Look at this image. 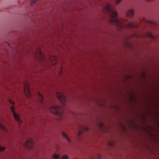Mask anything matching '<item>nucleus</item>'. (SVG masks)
Masks as SVG:
<instances>
[{"label": "nucleus", "mask_w": 159, "mask_h": 159, "mask_svg": "<svg viewBox=\"0 0 159 159\" xmlns=\"http://www.w3.org/2000/svg\"><path fill=\"white\" fill-rule=\"evenodd\" d=\"M56 96L61 103L63 105H65L66 101V98L64 94L61 93L57 92L56 94Z\"/></svg>", "instance_id": "20e7f679"}, {"label": "nucleus", "mask_w": 159, "mask_h": 159, "mask_svg": "<svg viewBox=\"0 0 159 159\" xmlns=\"http://www.w3.org/2000/svg\"><path fill=\"white\" fill-rule=\"evenodd\" d=\"M24 91L28 98H30L31 97V93L29 88V84L28 82L24 83Z\"/></svg>", "instance_id": "7ed1b4c3"}, {"label": "nucleus", "mask_w": 159, "mask_h": 159, "mask_svg": "<svg viewBox=\"0 0 159 159\" xmlns=\"http://www.w3.org/2000/svg\"><path fill=\"white\" fill-rule=\"evenodd\" d=\"M85 129H86V130H87L88 129L87 128H86Z\"/></svg>", "instance_id": "aec40b11"}, {"label": "nucleus", "mask_w": 159, "mask_h": 159, "mask_svg": "<svg viewBox=\"0 0 159 159\" xmlns=\"http://www.w3.org/2000/svg\"><path fill=\"white\" fill-rule=\"evenodd\" d=\"M145 21L146 23H149V24L151 25H156V23L155 22H153V21H151L149 20H146Z\"/></svg>", "instance_id": "f8f14e48"}, {"label": "nucleus", "mask_w": 159, "mask_h": 159, "mask_svg": "<svg viewBox=\"0 0 159 159\" xmlns=\"http://www.w3.org/2000/svg\"><path fill=\"white\" fill-rule=\"evenodd\" d=\"M34 144V140L32 139H29L24 143V145L26 148H32Z\"/></svg>", "instance_id": "39448f33"}, {"label": "nucleus", "mask_w": 159, "mask_h": 159, "mask_svg": "<svg viewBox=\"0 0 159 159\" xmlns=\"http://www.w3.org/2000/svg\"><path fill=\"white\" fill-rule=\"evenodd\" d=\"M50 110L53 113L58 115H60L62 112V108L61 106H52L50 107Z\"/></svg>", "instance_id": "f03ea898"}, {"label": "nucleus", "mask_w": 159, "mask_h": 159, "mask_svg": "<svg viewBox=\"0 0 159 159\" xmlns=\"http://www.w3.org/2000/svg\"><path fill=\"white\" fill-rule=\"evenodd\" d=\"M62 135L66 139V140L69 143H70V140L68 137V136H67V135L64 132H62Z\"/></svg>", "instance_id": "1a4fd4ad"}, {"label": "nucleus", "mask_w": 159, "mask_h": 159, "mask_svg": "<svg viewBox=\"0 0 159 159\" xmlns=\"http://www.w3.org/2000/svg\"><path fill=\"white\" fill-rule=\"evenodd\" d=\"M38 0H32L31 2V5H32L35 3Z\"/></svg>", "instance_id": "4468645a"}, {"label": "nucleus", "mask_w": 159, "mask_h": 159, "mask_svg": "<svg viewBox=\"0 0 159 159\" xmlns=\"http://www.w3.org/2000/svg\"><path fill=\"white\" fill-rule=\"evenodd\" d=\"M81 132L80 131H79V134H78V135L80 136V134H81Z\"/></svg>", "instance_id": "6ab92c4d"}, {"label": "nucleus", "mask_w": 159, "mask_h": 159, "mask_svg": "<svg viewBox=\"0 0 159 159\" xmlns=\"http://www.w3.org/2000/svg\"><path fill=\"white\" fill-rule=\"evenodd\" d=\"M145 35L147 37L151 38L153 39L155 38V36L150 32L147 33Z\"/></svg>", "instance_id": "9d476101"}, {"label": "nucleus", "mask_w": 159, "mask_h": 159, "mask_svg": "<svg viewBox=\"0 0 159 159\" xmlns=\"http://www.w3.org/2000/svg\"><path fill=\"white\" fill-rule=\"evenodd\" d=\"M59 157L60 155H57L56 154H54L53 155V157L55 159L58 158Z\"/></svg>", "instance_id": "ddd939ff"}, {"label": "nucleus", "mask_w": 159, "mask_h": 159, "mask_svg": "<svg viewBox=\"0 0 159 159\" xmlns=\"http://www.w3.org/2000/svg\"><path fill=\"white\" fill-rule=\"evenodd\" d=\"M134 14V11L132 9L129 10L127 12L126 15L128 16H133Z\"/></svg>", "instance_id": "6e6552de"}, {"label": "nucleus", "mask_w": 159, "mask_h": 159, "mask_svg": "<svg viewBox=\"0 0 159 159\" xmlns=\"http://www.w3.org/2000/svg\"><path fill=\"white\" fill-rule=\"evenodd\" d=\"M38 98L41 103L43 104L44 102L43 100V95L39 93H38Z\"/></svg>", "instance_id": "0eeeda50"}, {"label": "nucleus", "mask_w": 159, "mask_h": 159, "mask_svg": "<svg viewBox=\"0 0 159 159\" xmlns=\"http://www.w3.org/2000/svg\"><path fill=\"white\" fill-rule=\"evenodd\" d=\"M103 11L104 13L109 14L110 16L109 21L111 24L115 25L119 30H121L125 28H137L139 26L138 23L136 22H129L127 20L117 18V13L114 11L113 7L109 4H106L103 8Z\"/></svg>", "instance_id": "f257e3e1"}, {"label": "nucleus", "mask_w": 159, "mask_h": 159, "mask_svg": "<svg viewBox=\"0 0 159 159\" xmlns=\"http://www.w3.org/2000/svg\"><path fill=\"white\" fill-rule=\"evenodd\" d=\"M0 128L6 132H8V129L0 122Z\"/></svg>", "instance_id": "9b49d317"}, {"label": "nucleus", "mask_w": 159, "mask_h": 159, "mask_svg": "<svg viewBox=\"0 0 159 159\" xmlns=\"http://www.w3.org/2000/svg\"><path fill=\"white\" fill-rule=\"evenodd\" d=\"M5 149V148L4 147H0V151H2Z\"/></svg>", "instance_id": "dca6fc26"}, {"label": "nucleus", "mask_w": 159, "mask_h": 159, "mask_svg": "<svg viewBox=\"0 0 159 159\" xmlns=\"http://www.w3.org/2000/svg\"><path fill=\"white\" fill-rule=\"evenodd\" d=\"M9 102L10 103L12 104L13 105H14V104H15L14 102H12L11 100H10L9 101Z\"/></svg>", "instance_id": "a211bd4d"}, {"label": "nucleus", "mask_w": 159, "mask_h": 159, "mask_svg": "<svg viewBox=\"0 0 159 159\" xmlns=\"http://www.w3.org/2000/svg\"><path fill=\"white\" fill-rule=\"evenodd\" d=\"M39 56L42 57H44V56L43 53H42V52H41V51H39Z\"/></svg>", "instance_id": "2eb2a0df"}, {"label": "nucleus", "mask_w": 159, "mask_h": 159, "mask_svg": "<svg viewBox=\"0 0 159 159\" xmlns=\"http://www.w3.org/2000/svg\"><path fill=\"white\" fill-rule=\"evenodd\" d=\"M122 0H116V3L117 4H119Z\"/></svg>", "instance_id": "f3484780"}, {"label": "nucleus", "mask_w": 159, "mask_h": 159, "mask_svg": "<svg viewBox=\"0 0 159 159\" xmlns=\"http://www.w3.org/2000/svg\"><path fill=\"white\" fill-rule=\"evenodd\" d=\"M14 107L13 106H12L11 107V110L13 112V116L16 120L19 122L20 123L22 122L21 120L19 118V116L14 111Z\"/></svg>", "instance_id": "423d86ee"}, {"label": "nucleus", "mask_w": 159, "mask_h": 159, "mask_svg": "<svg viewBox=\"0 0 159 159\" xmlns=\"http://www.w3.org/2000/svg\"><path fill=\"white\" fill-rule=\"evenodd\" d=\"M54 58H55V59H56V57H54Z\"/></svg>", "instance_id": "412c9836"}]
</instances>
